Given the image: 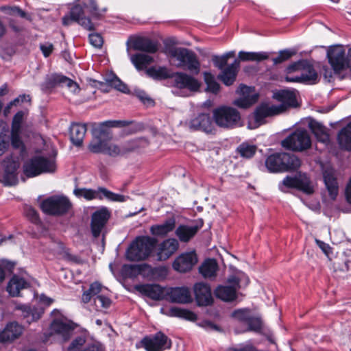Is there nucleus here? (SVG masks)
I'll return each mask as SVG.
<instances>
[{
	"label": "nucleus",
	"mask_w": 351,
	"mask_h": 351,
	"mask_svg": "<svg viewBox=\"0 0 351 351\" xmlns=\"http://www.w3.org/2000/svg\"><path fill=\"white\" fill-rule=\"evenodd\" d=\"M166 314L171 317H177L188 320H195L196 319V315L195 313L179 307H172L169 308L168 313Z\"/></svg>",
	"instance_id": "nucleus-49"
},
{
	"label": "nucleus",
	"mask_w": 351,
	"mask_h": 351,
	"mask_svg": "<svg viewBox=\"0 0 351 351\" xmlns=\"http://www.w3.org/2000/svg\"><path fill=\"white\" fill-rule=\"evenodd\" d=\"M173 79V86L178 88H187L191 91L197 90V81L193 77L182 73L177 72L171 73Z\"/></svg>",
	"instance_id": "nucleus-25"
},
{
	"label": "nucleus",
	"mask_w": 351,
	"mask_h": 351,
	"mask_svg": "<svg viewBox=\"0 0 351 351\" xmlns=\"http://www.w3.org/2000/svg\"><path fill=\"white\" fill-rule=\"evenodd\" d=\"M152 267L151 265L143 263L139 265H125L123 267L124 272L130 276L141 275L144 278L151 280Z\"/></svg>",
	"instance_id": "nucleus-27"
},
{
	"label": "nucleus",
	"mask_w": 351,
	"mask_h": 351,
	"mask_svg": "<svg viewBox=\"0 0 351 351\" xmlns=\"http://www.w3.org/2000/svg\"><path fill=\"white\" fill-rule=\"evenodd\" d=\"M166 295L173 303L187 304L192 301L189 289L186 287H172L166 291Z\"/></svg>",
	"instance_id": "nucleus-22"
},
{
	"label": "nucleus",
	"mask_w": 351,
	"mask_h": 351,
	"mask_svg": "<svg viewBox=\"0 0 351 351\" xmlns=\"http://www.w3.org/2000/svg\"><path fill=\"white\" fill-rule=\"evenodd\" d=\"M21 134V132L11 130V143L14 148H20L23 145L20 136Z\"/></svg>",
	"instance_id": "nucleus-61"
},
{
	"label": "nucleus",
	"mask_w": 351,
	"mask_h": 351,
	"mask_svg": "<svg viewBox=\"0 0 351 351\" xmlns=\"http://www.w3.org/2000/svg\"><path fill=\"white\" fill-rule=\"evenodd\" d=\"M136 289L154 300H161L166 295L164 289L158 285H142L138 286Z\"/></svg>",
	"instance_id": "nucleus-28"
},
{
	"label": "nucleus",
	"mask_w": 351,
	"mask_h": 351,
	"mask_svg": "<svg viewBox=\"0 0 351 351\" xmlns=\"http://www.w3.org/2000/svg\"><path fill=\"white\" fill-rule=\"evenodd\" d=\"M86 342V339L82 337H77L73 339L68 348V351H77Z\"/></svg>",
	"instance_id": "nucleus-63"
},
{
	"label": "nucleus",
	"mask_w": 351,
	"mask_h": 351,
	"mask_svg": "<svg viewBox=\"0 0 351 351\" xmlns=\"http://www.w3.org/2000/svg\"><path fill=\"white\" fill-rule=\"evenodd\" d=\"M273 98L281 103L279 106H276L279 114L289 108H295L299 106L295 93L290 90H277L274 93Z\"/></svg>",
	"instance_id": "nucleus-16"
},
{
	"label": "nucleus",
	"mask_w": 351,
	"mask_h": 351,
	"mask_svg": "<svg viewBox=\"0 0 351 351\" xmlns=\"http://www.w3.org/2000/svg\"><path fill=\"white\" fill-rule=\"evenodd\" d=\"M23 333V327L17 322H13L8 324L0 330V343H8L18 339Z\"/></svg>",
	"instance_id": "nucleus-24"
},
{
	"label": "nucleus",
	"mask_w": 351,
	"mask_h": 351,
	"mask_svg": "<svg viewBox=\"0 0 351 351\" xmlns=\"http://www.w3.org/2000/svg\"><path fill=\"white\" fill-rule=\"evenodd\" d=\"M257 146L251 145L247 142L241 143L237 148L236 152L239 154L241 158L250 159L256 154Z\"/></svg>",
	"instance_id": "nucleus-46"
},
{
	"label": "nucleus",
	"mask_w": 351,
	"mask_h": 351,
	"mask_svg": "<svg viewBox=\"0 0 351 351\" xmlns=\"http://www.w3.org/2000/svg\"><path fill=\"white\" fill-rule=\"evenodd\" d=\"M147 75L156 80L171 77L170 70L166 66H151L145 70Z\"/></svg>",
	"instance_id": "nucleus-40"
},
{
	"label": "nucleus",
	"mask_w": 351,
	"mask_h": 351,
	"mask_svg": "<svg viewBox=\"0 0 351 351\" xmlns=\"http://www.w3.org/2000/svg\"><path fill=\"white\" fill-rule=\"evenodd\" d=\"M308 126L319 142L324 143H329L330 136L325 126L316 121H311Z\"/></svg>",
	"instance_id": "nucleus-38"
},
{
	"label": "nucleus",
	"mask_w": 351,
	"mask_h": 351,
	"mask_svg": "<svg viewBox=\"0 0 351 351\" xmlns=\"http://www.w3.org/2000/svg\"><path fill=\"white\" fill-rule=\"evenodd\" d=\"M276 106H269L267 104H261L258 106L254 112V119L256 123H260L265 118L278 114Z\"/></svg>",
	"instance_id": "nucleus-33"
},
{
	"label": "nucleus",
	"mask_w": 351,
	"mask_h": 351,
	"mask_svg": "<svg viewBox=\"0 0 351 351\" xmlns=\"http://www.w3.org/2000/svg\"><path fill=\"white\" fill-rule=\"evenodd\" d=\"M328 62L335 73H339L347 67V56L341 46L330 47L327 51Z\"/></svg>",
	"instance_id": "nucleus-15"
},
{
	"label": "nucleus",
	"mask_w": 351,
	"mask_h": 351,
	"mask_svg": "<svg viewBox=\"0 0 351 351\" xmlns=\"http://www.w3.org/2000/svg\"><path fill=\"white\" fill-rule=\"evenodd\" d=\"M304 63H306V59L293 62L286 68V71L289 73L296 71H302Z\"/></svg>",
	"instance_id": "nucleus-62"
},
{
	"label": "nucleus",
	"mask_w": 351,
	"mask_h": 351,
	"mask_svg": "<svg viewBox=\"0 0 351 351\" xmlns=\"http://www.w3.org/2000/svg\"><path fill=\"white\" fill-rule=\"evenodd\" d=\"M27 112L23 110L18 111L14 116L11 130L22 132V125L24 121L25 117L27 116Z\"/></svg>",
	"instance_id": "nucleus-53"
},
{
	"label": "nucleus",
	"mask_w": 351,
	"mask_h": 351,
	"mask_svg": "<svg viewBox=\"0 0 351 351\" xmlns=\"http://www.w3.org/2000/svg\"><path fill=\"white\" fill-rule=\"evenodd\" d=\"M71 207L69 199L60 195H53L44 199L40 208L43 213L50 215H62L69 211Z\"/></svg>",
	"instance_id": "nucleus-11"
},
{
	"label": "nucleus",
	"mask_w": 351,
	"mask_h": 351,
	"mask_svg": "<svg viewBox=\"0 0 351 351\" xmlns=\"http://www.w3.org/2000/svg\"><path fill=\"white\" fill-rule=\"evenodd\" d=\"M199 130H202L206 134L213 132V121L208 114H199Z\"/></svg>",
	"instance_id": "nucleus-51"
},
{
	"label": "nucleus",
	"mask_w": 351,
	"mask_h": 351,
	"mask_svg": "<svg viewBox=\"0 0 351 351\" xmlns=\"http://www.w3.org/2000/svg\"><path fill=\"white\" fill-rule=\"evenodd\" d=\"M215 297L223 302H233L237 298L236 288L227 285H218L214 290Z\"/></svg>",
	"instance_id": "nucleus-30"
},
{
	"label": "nucleus",
	"mask_w": 351,
	"mask_h": 351,
	"mask_svg": "<svg viewBox=\"0 0 351 351\" xmlns=\"http://www.w3.org/2000/svg\"><path fill=\"white\" fill-rule=\"evenodd\" d=\"M108 136V132L99 130V135L93 138L88 145L89 150L93 153H104L107 141L102 139L103 136Z\"/></svg>",
	"instance_id": "nucleus-39"
},
{
	"label": "nucleus",
	"mask_w": 351,
	"mask_h": 351,
	"mask_svg": "<svg viewBox=\"0 0 351 351\" xmlns=\"http://www.w3.org/2000/svg\"><path fill=\"white\" fill-rule=\"evenodd\" d=\"M169 54L172 66L190 72L197 69V56L193 51L184 47H175L169 50Z\"/></svg>",
	"instance_id": "nucleus-4"
},
{
	"label": "nucleus",
	"mask_w": 351,
	"mask_h": 351,
	"mask_svg": "<svg viewBox=\"0 0 351 351\" xmlns=\"http://www.w3.org/2000/svg\"><path fill=\"white\" fill-rule=\"evenodd\" d=\"M26 217L33 223H38L40 221L38 213L32 206H26L24 208Z\"/></svg>",
	"instance_id": "nucleus-59"
},
{
	"label": "nucleus",
	"mask_w": 351,
	"mask_h": 351,
	"mask_svg": "<svg viewBox=\"0 0 351 351\" xmlns=\"http://www.w3.org/2000/svg\"><path fill=\"white\" fill-rule=\"evenodd\" d=\"M23 169L25 175L29 178L45 173H53L56 170V160L54 158L36 156L26 161Z\"/></svg>",
	"instance_id": "nucleus-7"
},
{
	"label": "nucleus",
	"mask_w": 351,
	"mask_h": 351,
	"mask_svg": "<svg viewBox=\"0 0 351 351\" xmlns=\"http://www.w3.org/2000/svg\"><path fill=\"white\" fill-rule=\"evenodd\" d=\"M213 119L219 128L232 130L241 125V116L236 108L221 106L213 112Z\"/></svg>",
	"instance_id": "nucleus-6"
},
{
	"label": "nucleus",
	"mask_w": 351,
	"mask_h": 351,
	"mask_svg": "<svg viewBox=\"0 0 351 351\" xmlns=\"http://www.w3.org/2000/svg\"><path fill=\"white\" fill-rule=\"evenodd\" d=\"M131 122L127 121H106L103 122L101 125L108 128L125 127L130 124Z\"/></svg>",
	"instance_id": "nucleus-64"
},
{
	"label": "nucleus",
	"mask_w": 351,
	"mask_h": 351,
	"mask_svg": "<svg viewBox=\"0 0 351 351\" xmlns=\"http://www.w3.org/2000/svg\"><path fill=\"white\" fill-rule=\"evenodd\" d=\"M51 317H53L50 325L51 332L60 335L64 340H67L75 328L74 324L57 309L51 312Z\"/></svg>",
	"instance_id": "nucleus-12"
},
{
	"label": "nucleus",
	"mask_w": 351,
	"mask_h": 351,
	"mask_svg": "<svg viewBox=\"0 0 351 351\" xmlns=\"http://www.w3.org/2000/svg\"><path fill=\"white\" fill-rule=\"evenodd\" d=\"M179 242L174 238L165 239L156 247L157 260L165 261L172 256L179 249Z\"/></svg>",
	"instance_id": "nucleus-18"
},
{
	"label": "nucleus",
	"mask_w": 351,
	"mask_h": 351,
	"mask_svg": "<svg viewBox=\"0 0 351 351\" xmlns=\"http://www.w3.org/2000/svg\"><path fill=\"white\" fill-rule=\"evenodd\" d=\"M91 300H93L97 311L107 309L112 304L108 289L98 282L91 283L88 289L84 291L82 295V301L85 304Z\"/></svg>",
	"instance_id": "nucleus-3"
},
{
	"label": "nucleus",
	"mask_w": 351,
	"mask_h": 351,
	"mask_svg": "<svg viewBox=\"0 0 351 351\" xmlns=\"http://www.w3.org/2000/svg\"><path fill=\"white\" fill-rule=\"evenodd\" d=\"M302 73L300 76L295 77H286V81L288 82H298L302 84H315L318 82V74L315 71L313 65L308 61L306 60V63H304V66L302 67Z\"/></svg>",
	"instance_id": "nucleus-17"
},
{
	"label": "nucleus",
	"mask_w": 351,
	"mask_h": 351,
	"mask_svg": "<svg viewBox=\"0 0 351 351\" xmlns=\"http://www.w3.org/2000/svg\"><path fill=\"white\" fill-rule=\"evenodd\" d=\"M66 86L73 93L77 94L80 88L77 82L62 74L53 73L47 75L45 82L41 84L43 90H49L56 86Z\"/></svg>",
	"instance_id": "nucleus-13"
},
{
	"label": "nucleus",
	"mask_w": 351,
	"mask_h": 351,
	"mask_svg": "<svg viewBox=\"0 0 351 351\" xmlns=\"http://www.w3.org/2000/svg\"><path fill=\"white\" fill-rule=\"evenodd\" d=\"M197 226L181 225L176 230V234L182 242H188L197 232Z\"/></svg>",
	"instance_id": "nucleus-45"
},
{
	"label": "nucleus",
	"mask_w": 351,
	"mask_h": 351,
	"mask_svg": "<svg viewBox=\"0 0 351 351\" xmlns=\"http://www.w3.org/2000/svg\"><path fill=\"white\" fill-rule=\"evenodd\" d=\"M211 288L209 284L199 282V306H207L213 304Z\"/></svg>",
	"instance_id": "nucleus-35"
},
{
	"label": "nucleus",
	"mask_w": 351,
	"mask_h": 351,
	"mask_svg": "<svg viewBox=\"0 0 351 351\" xmlns=\"http://www.w3.org/2000/svg\"><path fill=\"white\" fill-rule=\"evenodd\" d=\"M4 174L3 180L5 185L12 186L18 182L16 171L19 167V163L12 156L6 157L3 160Z\"/></svg>",
	"instance_id": "nucleus-19"
},
{
	"label": "nucleus",
	"mask_w": 351,
	"mask_h": 351,
	"mask_svg": "<svg viewBox=\"0 0 351 351\" xmlns=\"http://www.w3.org/2000/svg\"><path fill=\"white\" fill-rule=\"evenodd\" d=\"M324 181L330 197L335 200L339 192V186L336 178L332 173L326 172L324 173Z\"/></svg>",
	"instance_id": "nucleus-41"
},
{
	"label": "nucleus",
	"mask_w": 351,
	"mask_h": 351,
	"mask_svg": "<svg viewBox=\"0 0 351 351\" xmlns=\"http://www.w3.org/2000/svg\"><path fill=\"white\" fill-rule=\"evenodd\" d=\"M28 287L29 283L24 278L14 275L8 284L7 291L10 295L16 297L19 295L21 290Z\"/></svg>",
	"instance_id": "nucleus-32"
},
{
	"label": "nucleus",
	"mask_w": 351,
	"mask_h": 351,
	"mask_svg": "<svg viewBox=\"0 0 351 351\" xmlns=\"http://www.w3.org/2000/svg\"><path fill=\"white\" fill-rule=\"evenodd\" d=\"M197 261V258L195 251L182 254L175 259L173 267L179 272L184 273L191 270Z\"/></svg>",
	"instance_id": "nucleus-21"
},
{
	"label": "nucleus",
	"mask_w": 351,
	"mask_h": 351,
	"mask_svg": "<svg viewBox=\"0 0 351 351\" xmlns=\"http://www.w3.org/2000/svg\"><path fill=\"white\" fill-rule=\"evenodd\" d=\"M86 124L73 123L70 127V138L72 143L76 146L82 144L86 132Z\"/></svg>",
	"instance_id": "nucleus-37"
},
{
	"label": "nucleus",
	"mask_w": 351,
	"mask_h": 351,
	"mask_svg": "<svg viewBox=\"0 0 351 351\" xmlns=\"http://www.w3.org/2000/svg\"><path fill=\"white\" fill-rule=\"evenodd\" d=\"M107 8L99 9L95 0H86L82 5H75L70 10L69 15L62 18V24L65 26L69 25L71 21L77 22L87 30L94 29V24L88 17L85 16L88 13L95 19H101L106 12Z\"/></svg>",
	"instance_id": "nucleus-1"
},
{
	"label": "nucleus",
	"mask_w": 351,
	"mask_h": 351,
	"mask_svg": "<svg viewBox=\"0 0 351 351\" xmlns=\"http://www.w3.org/2000/svg\"><path fill=\"white\" fill-rule=\"evenodd\" d=\"M110 217V213L106 208L95 211L91 218V232L94 237H98Z\"/></svg>",
	"instance_id": "nucleus-20"
},
{
	"label": "nucleus",
	"mask_w": 351,
	"mask_h": 351,
	"mask_svg": "<svg viewBox=\"0 0 351 351\" xmlns=\"http://www.w3.org/2000/svg\"><path fill=\"white\" fill-rule=\"evenodd\" d=\"M168 275V269L165 266L152 267L151 280H160L165 279Z\"/></svg>",
	"instance_id": "nucleus-57"
},
{
	"label": "nucleus",
	"mask_w": 351,
	"mask_h": 351,
	"mask_svg": "<svg viewBox=\"0 0 351 351\" xmlns=\"http://www.w3.org/2000/svg\"><path fill=\"white\" fill-rule=\"evenodd\" d=\"M176 226V221L173 219L167 220L165 223L158 225L152 226L150 231L152 234L156 236H165L172 231Z\"/></svg>",
	"instance_id": "nucleus-44"
},
{
	"label": "nucleus",
	"mask_w": 351,
	"mask_h": 351,
	"mask_svg": "<svg viewBox=\"0 0 351 351\" xmlns=\"http://www.w3.org/2000/svg\"><path fill=\"white\" fill-rule=\"evenodd\" d=\"M282 146L288 150L302 152L309 149L311 139L304 129H297L281 142Z\"/></svg>",
	"instance_id": "nucleus-9"
},
{
	"label": "nucleus",
	"mask_w": 351,
	"mask_h": 351,
	"mask_svg": "<svg viewBox=\"0 0 351 351\" xmlns=\"http://www.w3.org/2000/svg\"><path fill=\"white\" fill-rule=\"evenodd\" d=\"M247 325L249 331L255 332H261L263 328V321L258 316L251 315Z\"/></svg>",
	"instance_id": "nucleus-54"
},
{
	"label": "nucleus",
	"mask_w": 351,
	"mask_h": 351,
	"mask_svg": "<svg viewBox=\"0 0 351 351\" xmlns=\"http://www.w3.org/2000/svg\"><path fill=\"white\" fill-rule=\"evenodd\" d=\"M251 315V311L248 308L237 309L234 310L231 314L232 317L237 319L240 322L245 323L246 324Z\"/></svg>",
	"instance_id": "nucleus-55"
},
{
	"label": "nucleus",
	"mask_w": 351,
	"mask_h": 351,
	"mask_svg": "<svg viewBox=\"0 0 351 351\" xmlns=\"http://www.w3.org/2000/svg\"><path fill=\"white\" fill-rule=\"evenodd\" d=\"M73 193L77 197H84L86 200L99 199L104 198L108 200L117 202H124L129 197L123 195L114 193L104 187H99L97 189H91L86 188H77L73 191Z\"/></svg>",
	"instance_id": "nucleus-8"
},
{
	"label": "nucleus",
	"mask_w": 351,
	"mask_h": 351,
	"mask_svg": "<svg viewBox=\"0 0 351 351\" xmlns=\"http://www.w3.org/2000/svg\"><path fill=\"white\" fill-rule=\"evenodd\" d=\"M239 68V60L235 59L231 64L221 70L217 79L226 86H232L236 81Z\"/></svg>",
	"instance_id": "nucleus-23"
},
{
	"label": "nucleus",
	"mask_w": 351,
	"mask_h": 351,
	"mask_svg": "<svg viewBox=\"0 0 351 351\" xmlns=\"http://www.w3.org/2000/svg\"><path fill=\"white\" fill-rule=\"evenodd\" d=\"M130 60L138 71L147 69L148 65L154 62V58L149 55L136 53L130 56Z\"/></svg>",
	"instance_id": "nucleus-43"
},
{
	"label": "nucleus",
	"mask_w": 351,
	"mask_h": 351,
	"mask_svg": "<svg viewBox=\"0 0 351 351\" xmlns=\"http://www.w3.org/2000/svg\"><path fill=\"white\" fill-rule=\"evenodd\" d=\"M265 165L268 172L271 173L295 172L300 168L302 161L293 154L280 152L268 155Z\"/></svg>",
	"instance_id": "nucleus-2"
},
{
	"label": "nucleus",
	"mask_w": 351,
	"mask_h": 351,
	"mask_svg": "<svg viewBox=\"0 0 351 351\" xmlns=\"http://www.w3.org/2000/svg\"><path fill=\"white\" fill-rule=\"evenodd\" d=\"M156 239L149 237H138L130 245L126 258L131 261H141L147 258L155 245Z\"/></svg>",
	"instance_id": "nucleus-5"
},
{
	"label": "nucleus",
	"mask_w": 351,
	"mask_h": 351,
	"mask_svg": "<svg viewBox=\"0 0 351 351\" xmlns=\"http://www.w3.org/2000/svg\"><path fill=\"white\" fill-rule=\"evenodd\" d=\"M269 54L266 51H241L238 53V60L240 62H260L269 59Z\"/></svg>",
	"instance_id": "nucleus-36"
},
{
	"label": "nucleus",
	"mask_w": 351,
	"mask_h": 351,
	"mask_svg": "<svg viewBox=\"0 0 351 351\" xmlns=\"http://www.w3.org/2000/svg\"><path fill=\"white\" fill-rule=\"evenodd\" d=\"M105 81L107 85L114 89L121 91L123 93H129V88L127 85L124 84L119 78L116 75H109L105 78Z\"/></svg>",
	"instance_id": "nucleus-50"
},
{
	"label": "nucleus",
	"mask_w": 351,
	"mask_h": 351,
	"mask_svg": "<svg viewBox=\"0 0 351 351\" xmlns=\"http://www.w3.org/2000/svg\"><path fill=\"white\" fill-rule=\"evenodd\" d=\"M283 187L288 189H297L306 195H311L314 193L313 186L311 185L310 178L306 173L299 172L294 176H287L279 184L281 191L285 192Z\"/></svg>",
	"instance_id": "nucleus-10"
},
{
	"label": "nucleus",
	"mask_w": 351,
	"mask_h": 351,
	"mask_svg": "<svg viewBox=\"0 0 351 351\" xmlns=\"http://www.w3.org/2000/svg\"><path fill=\"white\" fill-rule=\"evenodd\" d=\"M204 78L206 84V91L217 95L220 90V84L216 81L215 76L210 72H204Z\"/></svg>",
	"instance_id": "nucleus-47"
},
{
	"label": "nucleus",
	"mask_w": 351,
	"mask_h": 351,
	"mask_svg": "<svg viewBox=\"0 0 351 351\" xmlns=\"http://www.w3.org/2000/svg\"><path fill=\"white\" fill-rule=\"evenodd\" d=\"M296 53L295 50L284 49L278 53V56L272 59L274 64L277 65L289 60Z\"/></svg>",
	"instance_id": "nucleus-56"
},
{
	"label": "nucleus",
	"mask_w": 351,
	"mask_h": 351,
	"mask_svg": "<svg viewBox=\"0 0 351 351\" xmlns=\"http://www.w3.org/2000/svg\"><path fill=\"white\" fill-rule=\"evenodd\" d=\"M219 265L215 258H206L199 266V274H201L204 278L215 280L217 276Z\"/></svg>",
	"instance_id": "nucleus-26"
},
{
	"label": "nucleus",
	"mask_w": 351,
	"mask_h": 351,
	"mask_svg": "<svg viewBox=\"0 0 351 351\" xmlns=\"http://www.w3.org/2000/svg\"><path fill=\"white\" fill-rule=\"evenodd\" d=\"M258 99V95L257 94L247 95L234 100L233 104L240 108L247 109L256 104Z\"/></svg>",
	"instance_id": "nucleus-48"
},
{
	"label": "nucleus",
	"mask_w": 351,
	"mask_h": 351,
	"mask_svg": "<svg viewBox=\"0 0 351 351\" xmlns=\"http://www.w3.org/2000/svg\"><path fill=\"white\" fill-rule=\"evenodd\" d=\"M16 309L21 311V316L27 324L38 320L44 313L43 307L31 308L27 305H19Z\"/></svg>",
	"instance_id": "nucleus-29"
},
{
	"label": "nucleus",
	"mask_w": 351,
	"mask_h": 351,
	"mask_svg": "<svg viewBox=\"0 0 351 351\" xmlns=\"http://www.w3.org/2000/svg\"><path fill=\"white\" fill-rule=\"evenodd\" d=\"M0 11L10 16H19L21 18L31 21V16L17 6H1Z\"/></svg>",
	"instance_id": "nucleus-52"
},
{
	"label": "nucleus",
	"mask_w": 351,
	"mask_h": 351,
	"mask_svg": "<svg viewBox=\"0 0 351 351\" xmlns=\"http://www.w3.org/2000/svg\"><path fill=\"white\" fill-rule=\"evenodd\" d=\"M337 140L341 149L351 151V121L339 130Z\"/></svg>",
	"instance_id": "nucleus-34"
},
{
	"label": "nucleus",
	"mask_w": 351,
	"mask_h": 351,
	"mask_svg": "<svg viewBox=\"0 0 351 351\" xmlns=\"http://www.w3.org/2000/svg\"><path fill=\"white\" fill-rule=\"evenodd\" d=\"M132 47L135 50L150 53H154L158 49V46L156 42L143 37H139L134 39L132 42Z\"/></svg>",
	"instance_id": "nucleus-31"
},
{
	"label": "nucleus",
	"mask_w": 351,
	"mask_h": 351,
	"mask_svg": "<svg viewBox=\"0 0 351 351\" xmlns=\"http://www.w3.org/2000/svg\"><path fill=\"white\" fill-rule=\"evenodd\" d=\"M90 43L96 48L101 47L104 40L101 34L98 33H90L88 36Z\"/></svg>",
	"instance_id": "nucleus-60"
},
{
	"label": "nucleus",
	"mask_w": 351,
	"mask_h": 351,
	"mask_svg": "<svg viewBox=\"0 0 351 351\" xmlns=\"http://www.w3.org/2000/svg\"><path fill=\"white\" fill-rule=\"evenodd\" d=\"M104 154H107L112 156H116L119 154H123L124 153L123 152V147L120 148L117 145L107 141Z\"/></svg>",
	"instance_id": "nucleus-58"
},
{
	"label": "nucleus",
	"mask_w": 351,
	"mask_h": 351,
	"mask_svg": "<svg viewBox=\"0 0 351 351\" xmlns=\"http://www.w3.org/2000/svg\"><path fill=\"white\" fill-rule=\"evenodd\" d=\"M142 346L146 351H164L171 347V340L162 332L145 336L141 340Z\"/></svg>",
	"instance_id": "nucleus-14"
},
{
	"label": "nucleus",
	"mask_w": 351,
	"mask_h": 351,
	"mask_svg": "<svg viewBox=\"0 0 351 351\" xmlns=\"http://www.w3.org/2000/svg\"><path fill=\"white\" fill-rule=\"evenodd\" d=\"M149 141L145 138L133 139L126 142L123 145V152L128 153L130 152L140 151L149 146Z\"/></svg>",
	"instance_id": "nucleus-42"
}]
</instances>
